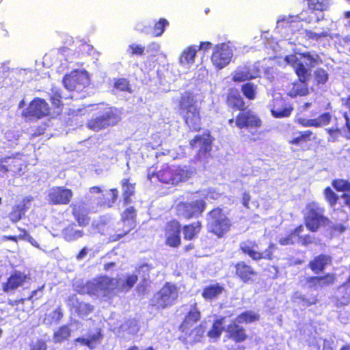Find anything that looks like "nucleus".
<instances>
[{
    "mask_svg": "<svg viewBox=\"0 0 350 350\" xmlns=\"http://www.w3.org/2000/svg\"><path fill=\"white\" fill-rule=\"evenodd\" d=\"M305 59V64L299 61L295 55H291L293 61L292 67L297 77V79L291 83L288 90L287 95L291 98L305 96L309 94L308 82L311 77L310 68L322 63V59L318 54L312 55L309 52L300 54Z\"/></svg>",
    "mask_w": 350,
    "mask_h": 350,
    "instance_id": "nucleus-1",
    "label": "nucleus"
},
{
    "mask_svg": "<svg viewBox=\"0 0 350 350\" xmlns=\"http://www.w3.org/2000/svg\"><path fill=\"white\" fill-rule=\"evenodd\" d=\"M192 172L186 165L170 164L157 160L147 170V178L152 180L153 177L161 183L176 186L186 182L191 178Z\"/></svg>",
    "mask_w": 350,
    "mask_h": 350,
    "instance_id": "nucleus-2",
    "label": "nucleus"
},
{
    "mask_svg": "<svg viewBox=\"0 0 350 350\" xmlns=\"http://www.w3.org/2000/svg\"><path fill=\"white\" fill-rule=\"evenodd\" d=\"M202 229V223L196 221L185 224L181 228L180 223L176 219H172L166 222L163 228L165 235V243L166 245L177 248L182 243L180 232L182 231L185 241H193L196 239Z\"/></svg>",
    "mask_w": 350,
    "mask_h": 350,
    "instance_id": "nucleus-3",
    "label": "nucleus"
},
{
    "mask_svg": "<svg viewBox=\"0 0 350 350\" xmlns=\"http://www.w3.org/2000/svg\"><path fill=\"white\" fill-rule=\"evenodd\" d=\"M178 112L189 131H200L202 120L201 106L192 92L187 91L181 94L178 102Z\"/></svg>",
    "mask_w": 350,
    "mask_h": 350,
    "instance_id": "nucleus-4",
    "label": "nucleus"
},
{
    "mask_svg": "<svg viewBox=\"0 0 350 350\" xmlns=\"http://www.w3.org/2000/svg\"><path fill=\"white\" fill-rule=\"evenodd\" d=\"M206 227L208 233L217 239L223 238L232 228V222L219 206L213 208L207 213Z\"/></svg>",
    "mask_w": 350,
    "mask_h": 350,
    "instance_id": "nucleus-5",
    "label": "nucleus"
},
{
    "mask_svg": "<svg viewBox=\"0 0 350 350\" xmlns=\"http://www.w3.org/2000/svg\"><path fill=\"white\" fill-rule=\"evenodd\" d=\"M325 208L316 202L306 204L304 213V223L311 232H317L321 228L327 226L330 219L324 215Z\"/></svg>",
    "mask_w": 350,
    "mask_h": 350,
    "instance_id": "nucleus-6",
    "label": "nucleus"
},
{
    "mask_svg": "<svg viewBox=\"0 0 350 350\" xmlns=\"http://www.w3.org/2000/svg\"><path fill=\"white\" fill-rule=\"evenodd\" d=\"M228 124L231 127H236L239 130L245 129L254 134L262 126V120L256 113L247 107L239 111L234 118H230Z\"/></svg>",
    "mask_w": 350,
    "mask_h": 350,
    "instance_id": "nucleus-7",
    "label": "nucleus"
},
{
    "mask_svg": "<svg viewBox=\"0 0 350 350\" xmlns=\"http://www.w3.org/2000/svg\"><path fill=\"white\" fill-rule=\"evenodd\" d=\"M120 280L107 275H100L87 284L88 292L90 294L102 293L103 297L112 298L116 295Z\"/></svg>",
    "mask_w": 350,
    "mask_h": 350,
    "instance_id": "nucleus-8",
    "label": "nucleus"
},
{
    "mask_svg": "<svg viewBox=\"0 0 350 350\" xmlns=\"http://www.w3.org/2000/svg\"><path fill=\"white\" fill-rule=\"evenodd\" d=\"M213 141L214 138L208 130H206L202 134L196 135L189 141L190 148L192 150L197 149L195 154L196 160L207 161L211 157Z\"/></svg>",
    "mask_w": 350,
    "mask_h": 350,
    "instance_id": "nucleus-9",
    "label": "nucleus"
},
{
    "mask_svg": "<svg viewBox=\"0 0 350 350\" xmlns=\"http://www.w3.org/2000/svg\"><path fill=\"white\" fill-rule=\"evenodd\" d=\"M178 297V289L176 284L167 282L154 294L152 306L157 310H163L172 306Z\"/></svg>",
    "mask_w": 350,
    "mask_h": 350,
    "instance_id": "nucleus-10",
    "label": "nucleus"
},
{
    "mask_svg": "<svg viewBox=\"0 0 350 350\" xmlns=\"http://www.w3.org/2000/svg\"><path fill=\"white\" fill-rule=\"evenodd\" d=\"M31 280V273L28 269L23 271L13 270L5 281L1 284L2 291L7 295H13Z\"/></svg>",
    "mask_w": 350,
    "mask_h": 350,
    "instance_id": "nucleus-11",
    "label": "nucleus"
},
{
    "mask_svg": "<svg viewBox=\"0 0 350 350\" xmlns=\"http://www.w3.org/2000/svg\"><path fill=\"white\" fill-rule=\"evenodd\" d=\"M50 111L49 105L44 98L36 97L23 110L21 115L29 120H40L49 116Z\"/></svg>",
    "mask_w": 350,
    "mask_h": 350,
    "instance_id": "nucleus-12",
    "label": "nucleus"
},
{
    "mask_svg": "<svg viewBox=\"0 0 350 350\" xmlns=\"http://www.w3.org/2000/svg\"><path fill=\"white\" fill-rule=\"evenodd\" d=\"M206 207V202L202 199H199L191 202H178L176 206V211L178 217L190 219L201 216Z\"/></svg>",
    "mask_w": 350,
    "mask_h": 350,
    "instance_id": "nucleus-13",
    "label": "nucleus"
},
{
    "mask_svg": "<svg viewBox=\"0 0 350 350\" xmlns=\"http://www.w3.org/2000/svg\"><path fill=\"white\" fill-rule=\"evenodd\" d=\"M91 194H98L94 198L95 206L99 208H107L113 206L118 198V190L111 188L105 191L99 186H93L89 189Z\"/></svg>",
    "mask_w": 350,
    "mask_h": 350,
    "instance_id": "nucleus-14",
    "label": "nucleus"
},
{
    "mask_svg": "<svg viewBox=\"0 0 350 350\" xmlns=\"http://www.w3.org/2000/svg\"><path fill=\"white\" fill-rule=\"evenodd\" d=\"M258 247L257 243L254 241L247 240L242 241L239 245V250L245 255L249 256L254 260H260L265 259L271 260L273 258V251L275 245L270 243L263 252H258L256 249Z\"/></svg>",
    "mask_w": 350,
    "mask_h": 350,
    "instance_id": "nucleus-15",
    "label": "nucleus"
},
{
    "mask_svg": "<svg viewBox=\"0 0 350 350\" xmlns=\"http://www.w3.org/2000/svg\"><path fill=\"white\" fill-rule=\"evenodd\" d=\"M118 120V117L113 109L106 108L100 115L88 120L87 126L94 131H98L116 125Z\"/></svg>",
    "mask_w": 350,
    "mask_h": 350,
    "instance_id": "nucleus-16",
    "label": "nucleus"
},
{
    "mask_svg": "<svg viewBox=\"0 0 350 350\" xmlns=\"http://www.w3.org/2000/svg\"><path fill=\"white\" fill-rule=\"evenodd\" d=\"M304 231L303 224H299L291 230L288 234L278 240L281 245H294L297 243L302 246L307 247L314 243V237L309 234L301 235Z\"/></svg>",
    "mask_w": 350,
    "mask_h": 350,
    "instance_id": "nucleus-17",
    "label": "nucleus"
},
{
    "mask_svg": "<svg viewBox=\"0 0 350 350\" xmlns=\"http://www.w3.org/2000/svg\"><path fill=\"white\" fill-rule=\"evenodd\" d=\"M232 55L231 48L226 43L222 42L213 47L211 61L217 69L221 70L230 64Z\"/></svg>",
    "mask_w": 350,
    "mask_h": 350,
    "instance_id": "nucleus-18",
    "label": "nucleus"
},
{
    "mask_svg": "<svg viewBox=\"0 0 350 350\" xmlns=\"http://www.w3.org/2000/svg\"><path fill=\"white\" fill-rule=\"evenodd\" d=\"M234 277L244 284L253 283L258 273L255 269L244 260L233 264Z\"/></svg>",
    "mask_w": 350,
    "mask_h": 350,
    "instance_id": "nucleus-19",
    "label": "nucleus"
},
{
    "mask_svg": "<svg viewBox=\"0 0 350 350\" xmlns=\"http://www.w3.org/2000/svg\"><path fill=\"white\" fill-rule=\"evenodd\" d=\"M73 197L72 189L62 186L52 187L48 193V201L53 205H66Z\"/></svg>",
    "mask_w": 350,
    "mask_h": 350,
    "instance_id": "nucleus-20",
    "label": "nucleus"
},
{
    "mask_svg": "<svg viewBox=\"0 0 350 350\" xmlns=\"http://www.w3.org/2000/svg\"><path fill=\"white\" fill-rule=\"evenodd\" d=\"M337 280V275L332 272L320 275H311L306 278L308 288L313 289H322L334 286Z\"/></svg>",
    "mask_w": 350,
    "mask_h": 350,
    "instance_id": "nucleus-21",
    "label": "nucleus"
},
{
    "mask_svg": "<svg viewBox=\"0 0 350 350\" xmlns=\"http://www.w3.org/2000/svg\"><path fill=\"white\" fill-rule=\"evenodd\" d=\"M293 111V105L282 96L275 97L272 100L270 111L275 118L289 117Z\"/></svg>",
    "mask_w": 350,
    "mask_h": 350,
    "instance_id": "nucleus-22",
    "label": "nucleus"
},
{
    "mask_svg": "<svg viewBox=\"0 0 350 350\" xmlns=\"http://www.w3.org/2000/svg\"><path fill=\"white\" fill-rule=\"evenodd\" d=\"M226 338L234 343H241L249 338L246 329L235 320L230 321L226 329Z\"/></svg>",
    "mask_w": 350,
    "mask_h": 350,
    "instance_id": "nucleus-23",
    "label": "nucleus"
},
{
    "mask_svg": "<svg viewBox=\"0 0 350 350\" xmlns=\"http://www.w3.org/2000/svg\"><path fill=\"white\" fill-rule=\"evenodd\" d=\"M71 213L78 225L81 227H86L90 224V210L85 202L81 200L70 204Z\"/></svg>",
    "mask_w": 350,
    "mask_h": 350,
    "instance_id": "nucleus-24",
    "label": "nucleus"
},
{
    "mask_svg": "<svg viewBox=\"0 0 350 350\" xmlns=\"http://www.w3.org/2000/svg\"><path fill=\"white\" fill-rule=\"evenodd\" d=\"M206 327L200 323L197 326L188 329L187 331H183L178 336V340L185 345H194L202 340L205 333Z\"/></svg>",
    "mask_w": 350,
    "mask_h": 350,
    "instance_id": "nucleus-25",
    "label": "nucleus"
},
{
    "mask_svg": "<svg viewBox=\"0 0 350 350\" xmlns=\"http://www.w3.org/2000/svg\"><path fill=\"white\" fill-rule=\"evenodd\" d=\"M332 257L326 254H319L314 256L308 263V267L314 274L323 273L332 264Z\"/></svg>",
    "mask_w": 350,
    "mask_h": 350,
    "instance_id": "nucleus-26",
    "label": "nucleus"
},
{
    "mask_svg": "<svg viewBox=\"0 0 350 350\" xmlns=\"http://www.w3.org/2000/svg\"><path fill=\"white\" fill-rule=\"evenodd\" d=\"M225 103L233 111H240L247 107L238 90L234 88L228 89L226 95Z\"/></svg>",
    "mask_w": 350,
    "mask_h": 350,
    "instance_id": "nucleus-27",
    "label": "nucleus"
},
{
    "mask_svg": "<svg viewBox=\"0 0 350 350\" xmlns=\"http://www.w3.org/2000/svg\"><path fill=\"white\" fill-rule=\"evenodd\" d=\"M86 77L78 70H74L66 75L63 79L64 87L70 91L84 87Z\"/></svg>",
    "mask_w": 350,
    "mask_h": 350,
    "instance_id": "nucleus-28",
    "label": "nucleus"
},
{
    "mask_svg": "<svg viewBox=\"0 0 350 350\" xmlns=\"http://www.w3.org/2000/svg\"><path fill=\"white\" fill-rule=\"evenodd\" d=\"M201 319V312L197 307V304L194 303L190 310L186 314L182 322L178 326V329L181 332L187 331L188 329L193 328V325L198 323Z\"/></svg>",
    "mask_w": 350,
    "mask_h": 350,
    "instance_id": "nucleus-29",
    "label": "nucleus"
},
{
    "mask_svg": "<svg viewBox=\"0 0 350 350\" xmlns=\"http://www.w3.org/2000/svg\"><path fill=\"white\" fill-rule=\"evenodd\" d=\"M103 338V334L102 329L98 327L94 334H89L87 338L78 337L75 339L74 342L75 343L78 342L82 346H86L90 349H93L102 342Z\"/></svg>",
    "mask_w": 350,
    "mask_h": 350,
    "instance_id": "nucleus-30",
    "label": "nucleus"
},
{
    "mask_svg": "<svg viewBox=\"0 0 350 350\" xmlns=\"http://www.w3.org/2000/svg\"><path fill=\"white\" fill-rule=\"evenodd\" d=\"M31 200L32 198H25L20 204L14 206L9 214L11 221L16 223L21 219L23 216L25 215V213L29 208V202Z\"/></svg>",
    "mask_w": 350,
    "mask_h": 350,
    "instance_id": "nucleus-31",
    "label": "nucleus"
},
{
    "mask_svg": "<svg viewBox=\"0 0 350 350\" xmlns=\"http://www.w3.org/2000/svg\"><path fill=\"white\" fill-rule=\"evenodd\" d=\"M332 119L331 114L329 112H325L321 114L317 119H301L299 123L304 127H320L327 125Z\"/></svg>",
    "mask_w": 350,
    "mask_h": 350,
    "instance_id": "nucleus-32",
    "label": "nucleus"
},
{
    "mask_svg": "<svg viewBox=\"0 0 350 350\" xmlns=\"http://www.w3.org/2000/svg\"><path fill=\"white\" fill-rule=\"evenodd\" d=\"M198 49L196 46L191 45L183 50L179 55V63L183 66H191L195 62Z\"/></svg>",
    "mask_w": 350,
    "mask_h": 350,
    "instance_id": "nucleus-33",
    "label": "nucleus"
},
{
    "mask_svg": "<svg viewBox=\"0 0 350 350\" xmlns=\"http://www.w3.org/2000/svg\"><path fill=\"white\" fill-rule=\"evenodd\" d=\"M224 288L219 283L210 284L205 286L202 292V296L205 300H213L220 295Z\"/></svg>",
    "mask_w": 350,
    "mask_h": 350,
    "instance_id": "nucleus-34",
    "label": "nucleus"
},
{
    "mask_svg": "<svg viewBox=\"0 0 350 350\" xmlns=\"http://www.w3.org/2000/svg\"><path fill=\"white\" fill-rule=\"evenodd\" d=\"M121 186L123 190L122 196L124 204H129L131 202V196L135 193V183H130V178H123L121 181Z\"/></svg>",
    "mask_w": 350,
    "mask_h": 350,
    "instance_id": "nucleus-35",
    "label": "nucleus"
},
{
    "mask_svg": "<svg viewBox=\"0 0 350 350\" xmlns=\"http://www.w3.org/2000/svg\"><path fill=\"white\" fill-rule=\"evenodd\" d=\"M75 224H72L63 229L62 235L66 241H75L84 236L83 230L75 229Z\"/></svg>",
    "mask_w": 350,
    "mask_h": 350,
    "instance_id": "nucleus-36",
    "label": "nucleus"
},
{
    "mask_svg": "<svg viewBox=\"0 0 350 350\" xmlns=\"http://www.w3.org/2000/svg\"><path fill=\"white\" fill-rule=\"evenodd\" d=\"M254 78L255 77L252 74L249 68L241 67L237 68L234 72L232 81L235 83H240L245 81H249Z\"/></svg>",
    "mask_w": 350,
    "mask_h": 350,
    "instance_id": "nucleus-37",
    "label": "nucleus"
},
{
    "mask_svg": "<svg viewBox=\"0 0 350 350\" xmlns=\"http://www.w3.org/2000/svg\"><path fill=\"white\" fill-rule=\"evenodd\" d=\"M71 336V329L68 325H63L58 327L54 332L53 335V342L55 343H62L65 340H68Z\"/></svg>",
    "mask_w": 350,
    "mask_h": 350,
    "instance_id": "nucleus-38",
    "label": "nucleus"
},
{
    "mask_svg": "<svg viewBox=\"0 0 350 350\" xmlns=\"http://www.w3.org/2000/svg\"><path fill=\"white\" fill-rule=\"evenodd\" d=\"M316 135L310 130L299 132V135L288 140L291 145H299L301 143L316 139Z\"/></svg>",
    "mask_w": 350,
    "mask_h": 350,
    "instance_id": "nucleus-39",
    "label": "nucleus"
},
{
    "mask_svg": "<svg viewBox=\"0 0 350 350\" xmlns=\"http://www.w3.org/2000/svg\"><path fill=\"white\" fill-rule=\"evenodd\" d=\"M260 315L252 310H246L239 314L235 319L239 323H252L259 321Z\"/></svg>",
    "mask_w": 350,
    "mask_h": 350,
    "instance_id": "nucleus-40",
    "label": "nucleus"
},
{
    "mask_svg": "<svg viewBox=\"0 0 350 350\" xmlns=\"http://www.w3.org/2000/svg\"><path fill=\"white\" fill-rule=\"evenodd\" d=\"M224 318H220L213 321L211 327L207 332V336L211 338H219L224 330L222 326Z\"/></svg>",
    "mask_w": 350,
    "mask_h": 350,
    "instance_id": "nucleus-41",
    "label": "nucleus"
},
{
    "mask_svg": "<svg viewBox=\"0 0 350 350\" xmlns=\"http://www.w3.org/2000/svg\"><path fill=\"white\" fill-rule=\"evenodd\" d=\"M293 299L294 302L301 304L304 307H310L312 305H315L318 301L316 296H312L310 298H307L305 295L298 293H295L293 295Z\"/></svg>",
    "mask_w": 350,
    "mask_h": 350,
    "instance_id": "nucleus-42",
    "label": "nucleus"
},
{
    "mask_svg": "<svg viewBox=\"0 0 350 350\" xmlns=\"http://www.w3.org/2000/svg\"><path fill=\"white\" fill-rule=\"evenodd\" d=\"M257 85L252 82H247L241 85L243 95L248 100H254L256 96Z\"/></svg>",
    "mask_w": 350,
    "mask_h": 350,
    "instance_id": "nucleus-43",
    "label": "nucleus"
},
{
    "mask_svg": "<svg viewBox=\"0 0 350 350\" xmlns=\"http://www.w3.org/2000/svg\"><path fill=\"white\" fill-rule=\"evenodd\" d=\"M137 280L138 277L135 274L126 275L124 282L120 286L118 285V292L129 291L137 283Z\"/></svg>",
    "mask_w": 350,
    "mask_h": 350,
    "instance_id": "nucleus-44",
    "label": "nucleus"
},
{
    "mask_svg": "<svg viewBox=\"0 0 350 350\" xmlns=\"http://www.w3.org/2000/svg\"><path fill=\"white\" fill-rule=\"evenodd\" d=\"M113 88L120 92H132V88L129 81L126 78H118L114 79Z\"/></svg>",
    "mask_w": 350,
    "mask_h": 350,
    "instance_id": "nucleus-45",
    "label": "nucleus"
},
{
    "mask_svg": "<svg viewBox=\"0 0 350 350\" xmlns=\"http://www.w3.org/2000/svg\"><path fill=\"white\" fill-rule=\"evenodd\" d=\"M137 210L134 206H129L124 210L121 213L120 220L124 221L134 223L137 224Z\"/></svg>",
    "mask_w": 350,
    "mask_h": 350,
    "instance_id": "nucleus-46",
    "label": "nucleus"
},
{
    "mask_svg": "<svg viewBox=\"0 0 350 350\" xmlns=\"http://www.w3.org/2000/svg\"><path fill=\"white\" fill-rule=\"evenodd\" d=\"M332 185L338 192H349L350 181L342 178H336L332 181Z\"/></svg>",
    "mask_w": 350,
    "mask_h": 350,
    "instance_id": "nucleus-47",
    "label": "nucleus"
},
{
    "mask_svg": "<svg viewBox=\"0 0 350 350\" xmlns=\"http://www.w3.org/2000/svg\"><path fill=\"white\" fill-rule=\"evenodd\" d=\"M308 8L311 12L324 11L327 10L328 3L327 0H307Z\"/></svg>",
    "mask_w": 350,
    "mask_h": 350,
    "instance_id": "nucleus-48",
    "label": "nucleus"
},
{
    "mask_svg": "<svg viewBox=\"0 0 350 350\" xmlns=\"http://www.w3.org/2000/svg\"><path fill=\"white\" fill-rule=\"evenodd\" d=\"M323 195L325 200L330 206H334L339 199L338 196L329 186H327L324 189Z\"/></svg>",
    "mask_w": 350,
    "mask_h": 350,
    "instance_id": "nucleus-49",
    "label": "nucleus"
},
{
    "mask_svg": "<svg viewBox=\"0 0 350 350\" xmlns=\"http://www.w3.org/2000/svg\"><path fill=\"white\" fill-rule=\"evenodd\" d=\"M337 40L335 44L338 49H341L343 52L350 53V35L346 36H336Z\"/></svg>",
    "mask_w": 350,
    "mask_h": 350,
    "instance_id": "nucleus-50",
    "label": "nucleus"
},
{
    "mask_svg": "<svg viewBox=\"0 0 350 350\" xmlns=\"http://www.w3.org/2000/svg\"><path fill=\"white\" fill-rule=\"evenodd\" d=\"M145 47L137 43H132L128 46L126 53L130 57L135 55L142 56L144 54Z\"/></svg>",
    "mask_w": 350,
    "mask_h": 350,
    "instance_id": "nucleus-51",
    "label": "nucleus"
},
{
    "mask_svg": "<svg viewBox=\"0 0 350 350\" xmlns=\"http://www.w3.org/2000/svg\"><path fill=\"white\" fill-rule=\"evenodd\" d=\"M169 25L168 21L165 18H160L156 22L153 27L152 36L154 37L160 36L164 32L165 27Z\"/></svg>",
    "mask_w": 350,
    "mask_h": 350,
    "instance_id": "nucleus-52",
    "label": "nucleus"
},
{
    "mask_svg": "<svg viewBox=\"0 0 350 350\" xmlns=\"http://www.w3.org/2000/svg\"><path fill=\"white\" fill-rule=\"evenodd\" d=\"M314 77L317 84H325L328 80V74L322 68H318L314 71Z\"/></svg>",
    "mask_w": 350,
    "mask_h": 350,
    "instance_id": "nucleus-53",
    "label": "nucleus"
},
{
    "mask_svg": "<svg viewBox=\"0 0 350 350\" xmlns=\"http://www.w3.org/2000/svg\"><path fill=\"white\" fill-rule=\"evenodd\" d=\"M94 310V307L90 304L79 303L76 308V312L79 316H87Z\"/></svg>",
    "mask_w": 350,
    "mask_h": 350,
    "instance_id": "nucleus-54",
    "label": "nucleus"
},
{
    "mask_svg": "<svg viewBox=\"0 0 350 350\" xmlns=\"http://www.w3.org/2000/svg\"><path fill=\"white\" fill-rule=\"evenodd\" d=\"M52 94L50 96V101L52 105L56 108H61L63 107V103L62 102V95L59 90H52Z\"/></svg>",
    "mask_w": 350,
    "mask_h": 350,
    "instance_id": "nucleus-55",
    "label": "nucleus"
},
{
    "mask_svg": "<svg viewBox=\"0 0 350 350\" xmlns=\"http://www.w3.org/2000/svg\"><path fill=\"white\" fill-rule=\"evenodd\" d=\"M128 235L124 230L118 225L113 234H109L108 237L109 242H116Z\"/></svg>",
    "mask_w": 350,
    "mask_h": 350,
    "instance_id": "nucleus-56",
    "label": "nucleus"
},
{
    "mask_svg": "<svg viewBox=\"0 0 350 350\" xmlns=\"http://www.w3.org/2000/svg\"><path fill=\"white\" fill-rule=\"evenodd\" d=\"M45 285L42 284L38 286L36 289L32 291L30 295L27 297V300L33 303L35 301L41 299L43 296V291Z\"/></svg>",
    "mask_w": 350,
    "mask_h": 350,
    "instance_id": "nucleus-57",
    "label": "nucleus"
},
{
    "mask_svg": "<svg viewBox=\"0 0 350 350\" xmlns=\"http://www.w3.org/2000/svg\"><path fill=\"white\" fill-rule=\"evenodd\" d=\"M305 33L308 39L314 40H318L322 38H326L328 36V33L326 31L316 33L310 30H306Z\"/></svg>",
    "mask_w": 350,
    "mask_h": 350,
    "instance_id": "nucleus-58",
    "label": "nucleus"
},
{
    "mask_svg": "<svg viewBox=\"0 0 350 350\" xmlns=\"http://www.w3.org/2000/svg\"><path fill=\"white\" fill-rule=\"evenodd\" d=\"M118 225L121 227L127 234H129L133 230H134L137 226L136 224L133 222L129 223L122 220H120Z\"/></svg>",
    "mask_w": 350,
    "mask_h": 350,
    "instance_id": "nucleus-59",
    "label": "nucleus"
},
{
    "mask_svg": "<svg viewBox=\"0 0 350 350\" xmlns=\"http://www.w3.org/2000/svg\"><path fill=\"white\" fill-rule=\"evenodd\" d=\"M47 349L46 342L43 339L37 340L30 347V350H47Z\"/></svg>",
    "mask_w": 350,
    "mask_h": 350,
    "instance_id": "nucleus-60",
    "label": "nucleus"
},
{
    "mask_svg": "<svg viewBox=\"0 0 350 350\" xmlns=\"http://www.w3.org/2000/svg\"><path fill=\"white\" fill-rule=\"evenodd\" d=\"M325 131L331 137L332 141H336L341 134V129L338 127L328 128Z\"/></svg>",
    "mask_w": 350,
    "mask_h": 350,
    "instance_id": "nucleus-61",
    "label": "nucleus"
},
{
    "mask_svg": "<svg viewBox=\"0 0 350 350\" xmlns=\"http://www.w3.org/2000/svg\"><path fill=\"white\" fill-rule=\"evenodd\" d=\"M343 116L345 119V123L343 129H347V135H346V137L349 139L350 138V118L346 112L344 113Z\"/></svg>",
    "mask_w": 350,
    "mask_h": 350,
    "instance_id": "nucleus-62",
    "label": "nucleus"
},
{
    "mask_svg": "<svg viewBox=\"0 0 350 350\" xmlns=\"http://www.w3.org/2000/svg\"><path fill=\"white\" fill-rule=\"evenodd\" d=\"M212 43L209 41L200 42L198 50L207 51L212 47Z\"/></svg>",
    "mask_w": 350,
    "mask_h": 350,
    "instance_id": "nucleus-63",
    "label": "nucleus"
},
{
    "mask_svg": "<svg viewBox=\"0 0 350 350\" xmlns=\"http://www.w3.org/2000/svg\"><path fill=\"white\" fill-rule=\"evenodd\" d=\"M341 198L343 199L344 205L349 208L350 213V193H343Z\"/></svg>",
    "mask_w": 350,
    "mask_h": 350,
    "instance_id": "nucleus-64",
    "label": "nucleus"
}]
</instances>
